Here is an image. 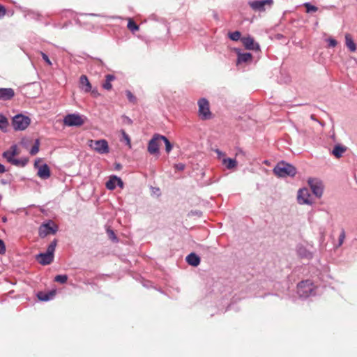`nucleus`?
Here are the masks:
<instances>
[{
    "label": "nucleus",
    "instance_id": "obj_17",
    "mask_svg": "<svg viewBox=\"0 0 357 357\" xmlns=\"http://www.w3.org/2000/svg\"><path fill=\"white\" fill-rule=\"evenodd\" d=\"M56 295V290L52 289L48 291H40L36 294V297L40 301H49Z\"/></svg>",
    "mask_w": 357,
    "mask_h": 357
},
{
    "label": "nucleus",
    "instance_id": "obj_46",
    "mask_svg": "<svg viewBox=\"0 0 357 357\" xmlns=\"http://www.w3.org/2000/svg\"><path fill=\"white\" fill-rule=\"evenodd\" d=\"M6 15V8L0 4V18Z\"/></svg>",
    "mask_w": 357,
    "mask_h": 357
},
{
    "label": "nucleus",
    "instance_id": "obj_1",
    "mask_svg": "<svg viewBox=\"0 0 357 357\" xmlns=\"http://www.w3.org/2000/svg\"><path fill=\"white\" fill-rule=\"evenodd\" d=\"M273 172L280 178L294 177L297 173L296 168L291 164L284 160L279 162L273 168Z\"/></svg>",
    "mask_w": 357,
    "mask_h": 357
},
{
    "label": "nucleus",
    "instance_id": "obj_8",
    "mask_svg": "<svg viewBox=\"0 0 357 357\" xmlns=\"http://www.w3.org/2000/svg\"><path fill=\"white\" fill-rule=\"evenodd\" d=\"M248 6L255 12H264L266 6L271 8L273 4V0H255L249 1Z\"/></svg>",
    "mask_w": 357,
    "mask_h": 357
},
{
    "label": "nucleus",
    "instance_id": "obj_13",
    "mask_svg": "<svg viewBox=\"0 0 357 357\" xmlns=\"http://www.w3.org/2000/svg\"><path fill=\"white\" fill-rule=\"evenodd\" d=\"M105 186L108 190H113L116 186H119L120 188H123L124 183L120 177L116 175H112L106 182Z\"/></svg>",
    "mask_w": 357,
    "mask_h": 357
},
{
    "label": "nucleus",
    "instance_id": "obj_49",
    "mask_svg": "<svg viewBox=\"0 0 357 357\" xmlns=\"http://www.w3.org/2000/svg\"><path fill=\"white\" fill-rule=\"evenodd\" d=\"M122 167H122L121 164H120L119 162H115L114 163V169H115V170L119 171V170H121L122 169Z\"/></svg>",
    "mask_w": 357,
    "mask_h": 357
},
{
    "label": "nucleus",
    "instance_id": "obj_12",
    "mask_svg": "<svg viewBox=\"0 0 357 357\" xmlns=\"http://www.w3.org/2000/svg\"><path fill=\"white\" fill-rule=\"evenodd\" d=\"M84 121L79 114H68L63 119V123L67 126L79 127Z\"/></svg>",
    "mask_w": 357,
    "mask_h": 357
},
{
    "label": "nucleus",
    "instance_id": "obj_2",
    "mask_svg": "<svg viewBox=\"0 0 357 357\" xmlns=\"http://www.w3.org/2000/svg\"><path fill=\"white\" fill-rule=\"evenodd\" d=\"M58 240L54 238L48 245L45 252H40L36 255V260L43 266L51 264L54 259V252Z\"/></svg>",
    "mask_w": 357,
    "mask_h": 357
},
{
    "label": "nucleus",
    "instance_id": "obj_28",
    "mask_svg": "<svg viewBox=\"0 0 357 357\" xmlns=\"http://www.w3.org/2000/svg\"><path fill=\"white\" fill-rule=\"evenodd\" d=\"M25 17L39 21L41 20L42 15L38 12L33 10H28L25 15Z\"/></svg>",
    "mask_w": 357,
    "mask_h": 357
},
{
    "label": "nucleus",
    "instance_id": "obj_3",
    "mask_svg": "<svg viewBox=\"0 0 357 357\" xmlns=\"http://www.w3.org/2000/svg\"><path fill=\"white\" fill-rule=\"evenodd\" d=\"M59 231V226L52 220H47L41 223L38 228V236L44 238L48 235H54Z\"/></svg>",
    "mask_w": 357,
    "mask_h": 357
},
{
    "label": "nucleus",
    "instance_id": "obj_37",
    "mask_svg": "<svg viewBox=\"0 0 357 357\" xmlns=\"http://www.w3.org/2000/svg\"><path fill=\"white\" fill-rule=\"evenodd\" d=\"M121 132L123 139L126 141V145L129 146V147H131V140L129 135L124 130H121Z\"/></svg>",
    "mask_w": 357,
    "mask_h": 357
},
{
    "label": "nucleus",
    "instance_id": "obj_54",
    "mask_svg": "<svg viewBox=\"0 0 357 357\" xmlns=\"http://www.w3.org/2000/svg\"><path fill=\"white\" fill-rule=\"evenodd\" d=\"M2 221H3V222H6L7 221V218H6V217H3V218H2Z\"/></svg>",
    "mask_w": 357,
    "mask_h": 357
},
{
    "label": "nucleus",
    "instance_id": "obj_55",
    "mask_svg": "<svg viewBox=\"0 0 357 357\" xmlns=\"http://www.w3.org/2000/svg\"><path fill=\"white\" fill-rule=\"evenodd\" d=\"M1 90H3V89H11L10 88H0Z\"/></svg>",
    "mask_w": 357,
    "mask_h": 357
},
{
    "label": "nucleus",
    "instance_id": "obj_24",
    "mask_svg": "<svg viewBox=\"0 0 357 357\" xmlns=\"http://www.w3.org/2000/svg\"><path fill=\"white\" fill-rule=\"evenodd\" d=\"M116 79L115 76L113 75L108 74L105 76V82L102 84L103 89H111L112 85L111 82Z\"/></svg>",
    "mask_w": 357,
    "mask_h": 357
},
{
    "label": "nucleus",
    "instance_id": "obj_16",
    "mask_svg": "<svg viewBox=\"0 0 357 357\" xmlns=\"http://www.w3.org/2000/svg\"><path fill=\"white\" fill-rule=\"evenodd\" d=\"M241 42L247 50H259V45L255 43L254 38L251 36L243 37Z\"/></svg>",
    "mask_w": 357,
    "mask_h": 357
},
{
    "label": "nucleus",
    "instance_id": "obj_7",
    "mask_svg": "<svg viewBox=\"0 0 357 357\" xmlns=\"http://www.w3.org/2000/svg\"><path fill=\"white\" fill-rule=\"evenodd\" d=\"M199 114L202 120H208L212 118L210 111L209 102L207 99L202 98L198 100Z\"/></svg>",
    "mask_w": 357,
    "mask_h": 357
},
{
    "label": "nucleus",
    "instance_id": "obj_11",
    "mask_svg": "<svg viewBox=\"0 0 357 357\" xmlns=\"http://www.w3.org/2000/svg\"><path fill=\"white\" fill-rule=\"evenodd\" d=\"M40 158H38L34 162V167L38 169L37 176L40 178L46 180L51 176L50 168L47 164L44 163L41 165H39Z\"/></svg>",
    "mask_w": 357,
    "mask_h": 357
},
{
    "label": "nucleus",
    "instance_id": "obj_50",
    "mask_svg": "<svg viewBox=\"0 0 357 357\" xmlns=\"http://www.w3.org/2000/svg\"><path fill=\"white\" fill-rule=\"evenodd\" d=\"M7 169H6V167L3 164L0 163V174L5 173Z\"/></svg>",
    "mask_w": 357,
    "mask_h": 357
},
{
    "label": "nucleus",
    "instance_id": "obj_23",
    "mask_svg": "<svg viewBox=\"0 0 357 357\" xmlns=\"http://www.w3.org/2000/svg\"><path fill=\"white\" fill-rule=\"evenodd\" d=\"M8 125V119L3 114L0 113V130L3 132H6Z\"/></svg>",
    "mask_w": 357,
    "mask_h": 357
},
{
    "label": "nucleus",
    "instance_id": "obj_4",
    "mask_svg": "<svg viewBox=\"0 0 357 357\" xmlns=\"http://www.w3.org/2000/svg\"><path fill=\"white\" fill-rule=\"evenodd\" d=\"M30 123V118L22 114L13 116L11 122L15 130H24L29 126Z\"/></svg>",
    "mask_w": 357,
    "mask_h": 357
},
{
    "label": "nucleus",
    "instance_id": "obj_26",
    "mask_svg": "<svg viewBox=\"0 0 357 357\" xmlns=\"http://www.w3.org/2000/svg\"><path fill=\"white\" fill-rule=\"evenodd\" d=\"M160 142H164L165 145V151L167 153H170L173 148V144L165 135H160Z\"/></svg>",
    "mask_w": 357,
    "mask_h": 357
},
{
    "label": "nucleus",
    "instance_id": "obj_20",
    "mask_svg": "<svg viewBox=\"0 0 357 357\" xmlns=\"http://www.w3.org/2000/svg\"><path fill=\"white\" fill-rule=\"evenodd\" d=\"M297 252L299 257L301 258L311 259L313 257V254L303 245H301L298 248Z\"/></svg>",
    "mask_w": 357,
    "mask_h": 357
},
{
    "label": "nucleus",
    "instance_id": "obj_31",
    "mask_svg": "<svg viewBox=\"0 0 357 357\" xmlns=\"http://www.w3.org/2000/svg\"><path fill=\"white\" fill-rule=\"evenodd\" d=\"M39 146H40V139H36L34 142V144L33 145V146L31 147V149L29 151V153L31 155H36L39 151Z\"/></svg>",
    "mask_w": 357,
    "mask_h": 357
},
{
    "label": "nucleus",
    "instance_id": "obj_18",
    "mask_svg": "<svg viewBox=\"0 0 357 357\" xmlns=\"http://www.w3.org/2000/svg\"><path fill=\"white\" fill-rule=\"evenodd\" d=\"M185 261L188 264L197 267L199 265L201 262V259L198 255L195 252H191L185 257Z\"/></svg>",
    "mask_w": 357,
    "mask_h": 357
},
{
    "label": "nucleus",
    "instance_id": "obj_45",
    "mask_svg": "<svg viewBox=\"0 0 357 357\" xmlns=\"http://www.w3.org/2000/svg\"><path fill=\"white\" fill-rule=\"evenodd\" d=\"M185 167L183 163H177L174 165V169L178 171H183Z\"/></svg>",
    "mask_w": 357,
    "mask_h": 357
},
{
    "label": "nucleus",
    "instance_id": "obj_25",
    "mask_svg": "<svg viewBox=\"0 0 357 357\" xmlns=\"http://www.w3.org/2000/svg\"><path fill=\"white\" fill-rule=\"evenodd\" d=\"M79 86L81 88L85 87V89H91V84L88 77L84 75H82L79 78Z\"/></svg>",
    "mask_w": 357,
    "mask_h": 357
},
{
    "label": "nucleus",
    "instance_id": "obj_36",
    "mask_svg": "<svg viewBox=\"0 0 357 357\" xmlns=\"http://www.w3.org/2000/svg\"><path fill=\"white\" fill-rule=\"evenodd\" d=\"M303 6L306 8V12L307 13H311V12H316L318 10V8L317 6L312 5L310 3H308V2L305 3L303 4Z\"/></svg>",
    "mask_w": 357,
    "mask_h": 357
},
{
    "label": "nucleus",
    "instance_id": "obj_56",
    "mask_svg": "<svg viewBox=\"0 0 357 357\" xmlns=\"http://www.w3.org/2000/svg\"><path fill=\"white\" fill-rule=\"evenodd\" d=\"M200 248H201L202 249H203V250H204V249H206V247H205V246H204V245H200Z\"/></svg>",
    "mask_w": 357,
    "mask_h": 357
},
{
    "label": "nucleus",
    "instance_id": "obj_27",
    "mask_svg": "<svg viewBox=\"0 0 357 357\" xmlns=\"http://www.w3.org/2000/svg\"><path fill=\"white\" fill-rule=\"evenodd\" d=\"M14 96V91H0V100H8Z\"/></svg>",
    "mask_w": 357,
    "mask_h": 357
},
{
    "label": "nucleus",
    "instance_id": "obj_5",
    "mask_svg": "<svg viewBox=\"0 0 357 357\" xmlns=\"http://www.w3.org/2000/svg\"><path fill=\"white\" fill-rule=\"evenodd\" d=\"M312 283L309 280L301 281L297 284V294L301 298L305 299L314 294Z\"/></svg>",
    "mask_w": 357,
    "mask_h": 357
},
{
    "label": "nucleus",
    "instance_id": "obj_35",
    "mask_svg": "<svg viewBox=\"0 0 357 357\" xmlns=\"http://www.w3.org/2000/svg\"><path fill=\"white\" fill-rule=\"evenodd\" d=\"M127 26L132 32L139 30V26L132 19H129Z\"/></svg>",
    "mask_w": 357,
    "mask_h": 357
},
{
    "label": "nucleus",
    "instance_id": "obj_29",
    "mask_svg": "<svg viewBox=\"0 0 357 357\" xmlns=\"http://www.w3.org/2000/svg\"><path fill=\"white\" fill-rule=\"evenodd\" d=\"M29 162L28 158H15L12 165L17 167H25Z\"/></svg>",
    "mask_w": 357,
    "mask_h": 357
},
{
    "label": "nucleus",
    "instance_id": "obj_10",
    "mask_svg": "<svg viewBox=\"0 0 357 357\" xmlns=\"http://www.w3.org/2000/svg\"><path fill=\"white\" fill-rule=\"evenodd\" d=\"M161 145L160 142V134L155 133L153 135L152 138L148 143L147 150L151 155H159L160 153V146Z\"/></svg>",
    "mask_w": 357,
    "mask_h": 357
},
{
    "label": "nucleus",
    "instance_id": "obj_48",
    "mask_svg": "<svg viewBox=\"0 0 357 357\" xmlns=\"http://www.w3.org/2000/svg\"><path fill=\"white\" fill-rule=\"evenodd\" d=\"M85 91L87 92L88 91ZM89 91L91 92V96L93 97H97L100 95V93L98 92V91Z\"/></svg>",
    "mask_w": 357,
    "mask_h": 357
},
{
    "label": "nucleus",
    "instance_id": "obj_53",
    "mask_svg": "<svg viewBox=\"0 0 357 357\" xmlns=\"http://www.w3.org/2000/svg\"><path fill=\"white\" fill-rule=\"evenodd\" d=\"M213 17H214V18H215V20H218V13H215L213 14Z\"/></svg>",
    "mask_w": 357,
    "mask_h": 357
},
{
    "label": "nucleus",
    "instance_id": "obj_52",
    "mask_svg": "<svg viewBox=\"0 0 357 357\" xmlns=\"http://www.w3.org/2000/svg\"><path fill=\"white\" fill-rule=\"evenodd\" d=\"M82 15H92V16H100L99 14L89 13V14H81Z\"/></svg>",
    "mask_w": 357,
    "mask_h": 357
},
{
    "label": "nucleus",
    "instance_id": "obj_6",
    "mask_svg": "<svg viewBox=\"0 0 357 357\" xmlns=\"http://www.w3.org/2000/svg\"><path fill=\"white\" fill-rule=\"evenodd\" d=\"M89 146L100 154H105L109 152L108 142L106 139H98L89 141Z\"/></svg>",
    "mask_w": 357,
    "mask_h": 357
},
{
    "label": "nucleus",
    "instance_id": "obj_47",
    "mask_svg": "<svg viewBox=\"0 0 357 357\" xmlns=\"http://www.w3.org/2000/svg\"><path fill=\"white\" fill-rule=\"evenodd\" d=\"M344 236H344V231H342V232L340 234V236H339V245H340L342 243L343 240H344Z\"/></svg>",
    "mask_w": 357,
    "mask_h": 357
},
{
    "label": "nucleus",
    "instance_id": "obj_14",
    "mask_svg": "<svg viewBox=\"0 0 357 357\" xmlns=\"http://www.w3.org/2000/svg\"><path fill=\"white\" fill-rule=\"evenodd\" d=\"M310 197L309 190L306 188L300 189L298 192V202L301 204L312 205V202L310 199Z\"/></svg>",
    "mask_w": 357,
    "mask_h": 357
},
{
    "label": "nucleus",
    "instance_id": "obj_22",
    "mask_svg": "<svg viewBox=\"0 0 357 357\" xmlns=\"http://www.w3.org/2000/svg\"><path fill=\"white\" fill-rule=\"evenodd\" d=\"M222 163L228 169H231L237 166V161L234 158H223Z\"/></svg>",
    "mask_w": 357,
    "mask_h": 357
},
{
    "label": "nucleus",
    "instance_id": "obj_43",
    "mask_svg": "<svg viewBox=\"0 0 357 357\" xmlns=\"http://www.w3.org/2000/svg\"><path fill=\"white\" fill-rule=\"evenodd\" d=\"M41 54V56H42V58L49 65V66H52V62L50 60L48 56L44 53V52H40Z\"/></svg>",
    "mask_w": 357,
    "mask_h": 357
},
{
    "label": "nucleus",
    "instance_id": "obj_44",
    "mask_svg": "<svg viewBox=\"0 0 357 357\" xmlns=\"http://www.w3.org/2000/svg\"><path fill=\"white\" fill-rule=\"evenodd\" d=\"M122 119H123V123H127L128 125H132L133 123L132 120L126 115H123Z\"/></svg>",
    "mask_w": 357,
    "mask_h": 357
},
{
    "label": "nucleus",
    "instance_id": "obj_38",
    "mask_svg": "<svg viewBox=\"0 0 357 357\" xmlns=\"http://www.w3.org/2000/svg\"><path fill=\"white\" fill-rule=\"evenodd\" d=\"M126 96L129 102L133 104L137 103V98L131 93L130 91H126Z\"/></svg>",
    "mask_w": 357,
    "mask_h": 357
},
{
    "label": "nucleus",
    "instance_id": "obj_40",
    "mask_svg": "<svg viewBox=\"0 0 357 357\" xmlns=\"http://www.w3.org/2000/svg\"><path fill=\"white\" fill-rule=\"evenodd\" d=\"M8 177L9 178L8 179H1L0 182L2 185H7L11 183V182L13 181V176L11 174H9L8 175Z\"/></svg>",
    "mask_w": 357,
    "mask_h": 357
},
{
    "label": "nucleus",
    "instance_id": "obj_39",
    "mask_svg": "<svg viewBox=\"0 0 357 357\" xmlns=\"http://www.w3.org/2000/svg\"><path fill=\"white\" fill-rule=\"evenodd\" d=\"M8 151H9V152H10L14 156H16L20 153L17 144L12 145Z\"/></svg>",
    "mask_w": 357,
    "mask_h": 357
},
{
    "label": "nucleus",
    "instance_id": "obj_42",
    "mask_svg": "<svg viewBox=\"0 0 357 357\" xmlns=\"http://www.w3.org/2000/svg\"><path fill=\"white\" fill-rule=\"evenodd\" d=\"M327 42L328 43V47H335L337 44V40L332 38H328Z\"/></svg>",
    "mask_w": 357,
    "mask_h": 357
},
{
    "label": "nucleus",
    "instance_id": "obj_41",
    "mask_svg": "<svg viewBox=\"0 0 357 357\" xmlns=\"http://www.w3.org/2000/svg\"><path fill=\"white\" fill-rule=\"evenodd\" d=\"M6 248L4 241L0 238V255H4L6 253Z\"/></svg>",
    "mask_w": 357,
    "mask_h": 357
},
{
    "label": "nucleus",
    "instance_id": "obj_9",
    "mask_svg": "<svg viewBox=\"0 0 357 357\" xmlns=\"http://www.w3.org/2000/svg\"><path fill=\"white\" fill-rule=\"evenodd\" d=\"M307 183L310 187L312 193L317 197L320 198L323 195L324 185L322 181L317 178H309Z\"/></svg>",
    "mask_w": 357,
    "mask_h": 357
},
{
    "label": "nucleus",
    "instance_id": "obj_19",
    "mask_svg": "<svg viewBox=\"0 0 357 357\" xmlns=\"http://www.w3.org/2000/svg\"><path fill=\"white\" fill-rule=\"evenodd\" d=\"M347 151V147L341 144H337L331 151V154L336 158H340Z\"/></svg>",
    "mask_w": 357,
    "mask_h": 357
},
{
    "label": "nucleus",
    "instance_id": "obj_51",
    "mask_svg": "<svg viewBox=\"0 0 357 357\" xmlns=\"http://www.w3.org/2000/svg\"><path fill=\"white\" fill-rule=\"evenodd\" d=\"M216 153H218V155L219 157H220L221 155H225V153H222L221 151H220L219 149H217L216 151Z\"/></svg>",
    "mask_w": 357,
    "mask_h": 357
},
{
    "label": "nucleus",
    "instance_id": "obj_30",
    "mask_svg": "<svg viewBox=\"0 0 357 357\" xmlns=\"http://www.w3.org/2000/svg\"><path fill=\"white\" fill-rule=\"evenodd\" d=\"M108 238L114 243L119 242V238L116 236L114 231L111 228L108 227L106 230Z\"/></svg>",
    "mask_w": 357,
    "mask_h": 357
},
{
    "label": "nucleus",
    "instance_id": "obj_34",
    "mask_svg": "<svg viewBox=\"0 0 357 357\" xmlns=\"http://www.w3.org/2000/svg\"><path fill=\"white\" fill-rule=\"evenodd\" d=\"M241 33L238 31L229 33V38L233 41H238V40H241L242 38H241Z\"/></svg>",
    "mask_w": 357,
    "mask_h": 357
},
{
    "label": "nucleus",
    "instance_id": "obj_15",
    "mask_svg": "<svg viewBox=\"0 0 357 357\" xmlns=\"http://www.w3.org/2000/svg\"><path fill=\"white\" fill-rule=\"evenodd\" d=\"M237 60L236 65L239 66L243 63L249 64L252 61V55L249 52H241L239 50H236Z\"/></svg>",
    "mask_w": 357,
    "mask_h": 357
},
{
    "label": "nucleus",
    "instance_id": "obj_21",
    "mask_svg": "<svg viewBox=\"0 0 357 357\" xmlns=\"http://www.w3.org/2000/svg\"><path fill=\"white\" fill-rule=\"evenodd\" d=\"M345 43L350 52H354L356 50V45L351 36L349 33L345 35Z\"/></svg>",
    "mask_w": 357,
    "mask_h": 357
},
{
    "label": "nucleus",
    "instance_id": "obj_32",
    "mask_svg": "<svg viewBox=\"0 0 357 357\" xmlns=\"http://www.w3.org/2000/svg\"><path fill=\"white\" fill-rule=\"evenodd\" d=\"M2 157L10 164H13L15 160V156L8 150L2 153Z\"/></svg>",
    "mask_w": 357,
    "mask_h": 357
},
{
    "label": "nucleus",
    "instance_id": "obj_33",
    "mask_svg": "<svg viewBox=\"0 0 357 357\" xmlns=\"http://www.w3.org/2000/svg\"><path fill=\"white\" fill-rule=\"evenodd\" d=\"M68 276L66 274L57 275L54 278V281L61 284H65L67 282Z\"/></svg>",
    "mask_w": 357,
    "mask_h": 357
}]
</instances>
